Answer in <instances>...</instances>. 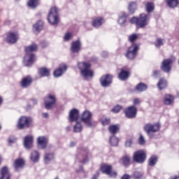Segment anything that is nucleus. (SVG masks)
<instances>
[{"instance_id":"nucleus-20","label":"nucleus","mask_w":179,"mask_h":179,"mask_svg":"<svg viewBox=\"0 0 179 179\" xmlns=\"http://www.w3.org/2000/svg\"><path fill=\"white\" fill-rule=\"evenodd\" d=\"M48 143V139L44 136H41L38 138V145L41 149H45Z\"/></svg>"},{"instance_id":"nucleus-11","label":"nucleus","mask_w":179,"mask_h":179,"mask_svg":"<svg viewBox=\"0 0 179 179\" xmlns=\"http://www.w3.org/2000/svg\"><path fill=\"white\" fill-rule=\"evenodd\" d=\"M56 101L57 99H55V96L49 94L48 96L45 97L44 104L46 110H51L52 108H54Z\"/></svg>"},{"instance_id":"nucleus-13","label":"nucleus","mask_w":179,"mask_h":179,"mask_svg":"<svg viewBox=\"0 0 179 179\" xmlns=\"http://www.w3.org/2000/svg\"><path fill=\"white\" fill-rule=\"evenodd\" d=\"M137 111L135 106H129L124 110V113L127 118H135Z\"/></svg>"},{"instance_id":"nucleus-41","label":"nucleus","mask_w":179,"mask_h":179,"mask_svg":"<svg viewBox=\"0 0 179 179\" xmlns=\"http://www.w3.org/2000/svg\"><path fill=\"white\" fill-rule=\"evenodd\" d=\"M110 143L111 146H117L118 145V138L113 136L110 138Z\"/></svg>"},{"instance_id":"nucleus-19","label":"nucleus","mask_w":179,"mask_h":179,"mask_svg":"<svg viewBox=\"0 0 179 179\" xmlns=\"http://www.w3.org/2000/svg\"><path fill=\"white\" fill-rule=\"evenodd\" d=\"M66 69H68L66 65L60 64L59 69L54 71V76L55 78H59V76H61V75H62V73H64Z\"/></svg>"},{"instance_id":"nucleus-30","label":"nucleus","mask_w":179,"mask_h":179,"mask_svg":"<svg viewBox=\"0 0 179 179\" xmlns=\"http://www.w3.org/2000/svg\"><path fill=\"white\" fill-rule=\"evenodd\" d=\"M51 160H54V153H46L44 156L45 163L48 164Z\"/></svg>"},{"instance_id":"nucleus-22","label":"nucleus","mask_w":179,"mask_h":179,"mask_svg":"<svg viewBox=\"0 0 179 179\" xmlns=\"http://www.w3.org/2000/svg\"><path fill=\"white\" fill-rule=\"evenodd\" d=\"M174 102V96L171 94H166L164 96V104L165 106H170Z\"/></svg>"},{"instance_id":"nucleus-63","label":"nucleus","mask_w":179,"mask_h":179,"mask_svg":"<svg viewBox=\"0 0 179 179\" xmlns=\"http://www.w3.org/2000/svg\"><path fill=\"white\" fill-rule=\"evenodd\" d=\"M1 103H2V98H1L0 96V104H1Z\"/></svg>"},{"instance_id":"nucleus-58","label":"nucleus","mask_w":179,"mask_h":179,"mask_svg":"<svg viewBox=\"0 0 179 179\" xmlns=\"http://www.w3.org/2000/svg\"><path fill=\"white\" fill-rule=\"evenodd\" d=\"M107 55H108V53H107V52H103V53H102L103 57H107Z\"/></svg>"},{"instance_id":"nucleus-16","label":"nucleus","mask_w":179,"mask_h":179,"mask_svg":"<svg viewBox=\"0 0 179 179\" xmlns=\"http://www.w3.org/2000/svg\"><path fill=\"white\" fill-rule=\"evenodd\" d=\"M19 40V35L17 33L10 32L7 35L6 41L9 44H15Z\"/></svg>"},{"instance_id":"nucleus-4","label":"nucleus","mask_w":179,"mask_h":179,"mask_svg":"<svg viewBox=\"0 0 179 179\" xmlns=\"http://www.w3.org/2000/svg\"><path fill=\"white\" fill-rule=\"evenodd\" d=\"M48 20L50 24H58L59 18H58V8L57 7H53L50 9L48 16Z\"/></svg>"},{"instance_id":"nucleus-29","label":"nucleus","mask_w":179,"mask_h":179,"mask_svg":"<svg viewBox=\"0 0 179 179\" xmlns=\"http://www.w3.org/2000/svg\"><path fill=\"white\" fill-rule=\"evenodd\" d=\"M108 131L112 134L113 135H115L118 131H120V127L117 124H113L109 126Z\"/></svg>"},{"instance_id":"nucleus-60","label":"nucleus","mask_w":179,"mask_h":179,"mask_svg":"<svg viewBox=\"0 0 179 179\" xmlns=\"http://www.w3.org/2000/svg\"><path fill=\"white\" fill-rule=\"evenodd\" d=\"M33 103L34 104H37V100L36 99H32Z\"/></svg>"},{"instance_id":"nucleus-24","label":"nucleus","mask_w":179,"mask_h":179,"mask_svg":"<svg viewBox=\"0 0 179 179\" xmlns=\"http://www.w3.org/2000/svg\"><path fill=\"white\" fill-rule=\"evenodd\" d=\"M118 78L120 80H127L129 78V73L124 70V69H120V73L118 74Z\"/></svg>"},{"instance_id":"nucleus-2","label":"nucleus","mask_w":179,"mask_h":179,"mask_svg":"<svg viewBox=\"0 0 179 179\" xmlns=\"http://www.w3.org/2000/svg\"><path fill=\"white\" fill-rule=\"evenodd\" d=\"M90 64L86 62L78 63V68L80 70L81 76L86 80L93 78V71L90 69Z\"/></svg>"},{"instance_id":"nucleus-50","label":"nucleus","mask_w":179,"mask_h":179,"mask_svg":"<svg viewBox=\"0 0 179 179\" xmlns=\"http://www.w3.org/2000/svg\"><path fill=\"white\" fill-rule=\"evenodd\" d=\"M131 145H132V141L131 140H128L125 143V146L126 148H129L131 147Z\"/></svg>"},{"instance_id":"nucleus-42","label":"nucleus","mask_w":179,"mask_h":179,"mask_svg":"<svg viewBox=\"0 0 179 179\" xmlns=\"http://www.w3.org/2000/svg\"><path fill=\"white\" fill-rule=\"evenodd\" d=\"M76 124L74 126V132H81L82 131V124L78 121L76 122Z\"/></svg>"},{"instance_id":"nucleus-33","label":"nucleus","mask_w":179,"mask_h":179,"mask_svg":"<svg viewBox=\"0 0 179 179\" xmlns=\"http://www.w3.org/2000/svg\"><path fill=\"white\" fill-rule=\"evenodd\" d=\"M148 89V85L145 84H143L142 83H140L138 85H136V90L138 92H145Z\"/></svg>"},{"instance_id":"nucleus-31","label":"nucleus","mask_w":179,"mask_h":179,"mask_svg":"<svg viewBox=\"0 0 179 179\" xmlns=\"http://www.w3.org/2000/svg\"><path fill=\"white\" fill-rule=\"evenodd\" d=\"M38 159H40V154L37 151H33L31 153V160L34 162H38Z\"/></svg>"},{"instance_id":"nucleus-21","label":"nucleus","mask_w":179,"mask_h":179,"mask_svg":"<svg viewBox=\"0 0 179 179\" xmlns=\"http://www.w3.org/2000/svg\"><path fill=\"white\" fill-rule=\"evenodd\" d=\"M31 82H33V79H31L30 76H27L22 80L21 86L24 88L29 87L31 85Z\"/></svg>"},{"instance_id":"nucleus-51","label":"nucleus","mask_w":179,"mask_h":179,"mask_svg":"<svg viewBox=\"0 0 179 179\" xmlns=\"http://www.w3.org/2000/svg\"><path fill=\"white\" fill-rule=\"evenodd\" d=\"M160 75V71H154L152 73V76H155V78H157Z\"/></svg>"},{"instance_id":"nucleus-26","label":"nucleus","mask_w":179,"mask_h":179,"mask_svg":"<svg viewBox=\"0 0 179 179\" xmlns=\"http://www.w3.org/2000/svg\"><path fill=\"white\" fill-rule=\"evenodd\" d=\"M24 166V160L23 159H17L14 162V167L17 171L19 169H23Z\"/></svg>"},{"instance_id":"nucleus-6","label":"nucleus","mask_w":179,"mask_h":179,"mask_svg":"<svg viewBox=\"0 0 179 179\" xmlns=\"http://www.w3.org/2000/svg\"><path fill=\"white\" fill-rule=\"evenodd\" d=\"M81 121L84 122L86 127L92 128L93 122L92 121V113L89 110H85L81 115Z\"/></svg>"},{"instance_id":"nucleus-32","label":"nucleus","mask_w":179,"mask_h":179,"mask_svg":"<svg viewBox=\"0 0 179 179\" xmlns=\"http://www.w3.org/2000/svg\"><path fill=\"white\" fill-rule=\"evenodd\" d=\"M43 21L39 20L34 25V29L36 30V31H41V30H43Z\"/></svg>"},{"instance_id":"nucleus-25","label":"nucleus","mask_w":179,"mask_h":179,"mask_svg":"<svg viewBox=\"0 0 179 179\" xmlns=\"http://www.w3.org/2000/svg\"><path fill=\"white\" fill-rule=\"evenodd\" d=\"M127 17H128L127 13L124 12L121 13L118 19V23L120 26H125V23H127Z\"/></svg>"},{"instance_id":"nucleus-8","label":"nucleus","mask_w":179,"mask_h":179,"mask_svg":"<svg viewBox=\"0 0 179 179\" xmlns=\"http://www.w3.org/2000/svg\"><path fill=\"white\" fill-rule=\"evenodd\" d=\"M33 120L31 117H27L26 116H22L17 124L18 129H24V128H29L30 127V123Z\"/></svg>"},{"instance_id":"nucleus-44","label":"nucleus","mask_w":179,"mask_h":179,"mask_svg":"<svg viewBox=\"0 0 179 179\" xmlns=\"http://www.w3.org/2000/svg\"><path fill=\"white\" fill-rule=\"evenodd\" d=\"M138 38V35L136 34H131L129 36V41H130V43H134V41H135L136 40H137Z\"/></svg>"},{"instance_id":"nucleus-18","label":"nucleus","mask_w":179,"mask_h":179,"mask_svg":"<svg viewBox=\"0 0 179 179\" xmlns=\"http://www.w3.org/2000/svg\"><path fill=\"white\" fill-rule=\"evenodd\" d=\"M0 179H10V173H9V169L6 166L1 168Z\"/></svg>"},{"instance_id":"nucleus-62","label":"nucleus","mask_w":179,"mask_h":179,"mask_svg":"<svg viewBox=\"0 0 179 179\" xmlns=\"http://www.w3.org/2000/svg\"><path fill=\"white\" fill-rule=\"evenodd\" d=\"M71 146H75V143H73V142L71 143Z\"/></svg>"},{"instance_id":"nucleus-1","label":"nucleus","mask_w":179,"mask_h":179,"mask_svg":"<svg viewBox=\"0 0 179 179\" xmlns=\"http://www.w3.org/2000/svg\"><path fill=\"white\" fill-rule=\"evenodd\" d=\"M37 51V45L32 44L25 48L26 55L24 58V66H31L34 62V54L31 53Z\"/></svg>"},{"instance_id":"nucleus-12","label":"nucleus","mask_w":179,"mask_h":179,"mask_svg":"<svg viewBox=\"0 0 179 179\" xmlns=\"http://www.w3.org/2000/svg\"><path fill=\"white\" fill-rule=\"evenodd\" d=\"M100 83L103 87H108V86H110V85H111V83H113V77L111 76V75L109 74L103 76L100 78Z\"/></svg>"},{"instance_id":"nucleus-5","label":"nucleus","mask_w":179,"mask_h":179,"mask_svg":"<svg viewBox=\"0 0 179 179\" xmlns=\"http://www.w3.org/2000/svg\"><path fill=\"white\" fill-rule=\"evenodd\" d=\"M144 131L147 133V135L152 138V134H155V132H157L159 129H160V124L156 123L155 124H152L150 123L146 124L143 127Z\"/></svg>"},{"instance_id":"nucleus-61","label":"nucleus","mask_w":179,"mask_h":179,"mask_svg":"<svg viewBox=\"0 0 179 179\" xmlns=\"http://www.w3.org/2000/svg\"><path fill=\"white\" fill-rule=\"evenodd\" d=\"M171 179H178V176H176L175 177L172 178Z\"/></svg>"},{"instance_id":"nucleus-52","label":"nucleus","mask_w":179,"mask_h":179,"mask_svg":"<svg viewBox=\"0 0 179 179\" xmlns=\"http://www.w3.org/2000/svg\"><path fill=\"white\" fill-rule=\"evenodd\" d=\"M103 125H108L110 124V119H105L103 121H102Z\"/></svg>"},{"instance_id":"nucleus-17","label":"nucleus","mask_w":179,"mask_h":179,"mask_svg":"<svg viewBox=\"0 0 179 179\" xmlns=\"http://www.w3.org/2000/svg\"><path fill=\"white\" fill-rule=\"evenodd\" d=\"M33 136H26L24 138V146L27 149H31L33 148Z\"/></svg>"},{"instance_id":"nucleus-48","label":"nucleus","mask_w":179,"mask_h":179,"mask_svg":"<svg viewBox=\"0 0 179 179\" xmlns=\"http://www.w3.org/2000/svg\"><path fill=\"white\" fill-rule=\"evenodd\" d=\"M72 36V34L71 33H67L65 34L64 38V41H69V38Z\"/></svg>"},{"instance_id":"nucleus-15","label":"nucleus","mask_w":179,"mask_h":179,"mask_svg":"<svg viewBox=\"0 0 179 179\" xmlns=\"http://www.w3.org/2000/svg\"><path fill=\"white\" fill-rule=\"evenodd\" d=\"M78 120H79V110L73 108L69 113V120L70 122H73V121L77 122Z\"/></svg>"},{"instance_id":"nucleus-14","label":"nucleus","mask_w":179,"mask_h":179,"mask_svg":"<svg viewBox=\"0 0 179 179\" xmlns=\"http://www.w3.org/2000/svg\"><path fill=\"white\" fill-rule=\"evenodd\" d=\"M173 64V61L170 59H166L162 62V66H161V69L164 72H170L171 71V65Z\"/></svg>"},{"instance_id":"nucleus-53","label":"nucleus","mask_w":179,"mask_h":179,"mask_svg":"<svg viewBox=\"0 0 179 179\" xmlns=\"http://www.w3.org/2000/svg\"><path fill=\"white\" fill-rule=\"evenodd\" d=\"M41 45L42 48H45V47H47V45H48V43L45 41H43L41 43Z\"/></svg>"},{"instance_id":"nucleus-23","label":"nucleus","mask_w":179,"mask_h":179,"mask_svg":"<svg viewBox=\"0 0 179 179\" xmlns=\"http://www.w3.org/2000/svg\"><path fill=\"white\" fill-rule=\"evenodd\" d=\"M82 45L80 44V41H76L72 43L71 44V51L72 52H79L80 51V47Z\"/></svg>"},{"instance_id":"nucleus-39","label":"nucleus","mask_w":179,"mask_h":179,"mask_svg":"<svg viewBox=\"0 0 179 179\" xmlns=\"http://www.w3.org/2000/svg\"><path fill=\"white\" fill-rule=\"evenodd\" d=\"M145 8L148 13H150L153 12V10L155 9V3L152 2L148 3L145 6Z\"/></svg>"},{"instance_id":"nucleus-49","label":"nucleus","mask_w":179,"mask_h":179,"mask_svg":"<svg viewBox=\"0 0 179 179\" xmlns=\"http://www.w3.org/2000/svg\"><path fill=\"white\" fill-rule=\"evenodd\" d=\"M17 140V139L16 138H15V137H10L8 138V143H15V142H16Z\"/></svg>"},{"instance_id":"nucleus-54","label":"nucleus","mask_w":179,"mask_h":179,"mask_svg":"<svg viewBox=\"0 0 179 179\" xmlns=\"http://www.w3.org/2000/svg\"><path fill=\"white\" fill-rule=\"evenodd\" d=\"M99 176H100V173H99V171H97L96 173L93 176L92 179H97V178H99Z\"/></svg>"},{"instance_id":"nucleus-55","label":"nucleus","mask_w":179,"mask_h":179,"mask_svg":"<svg viewBox=\"0 0 179 179\" xmlns=\"http://www.w3.org/2000/svg\"><path fill=\"white\" fill-rule=\"evenodd\" d=\"M131 176H129V175L128 174H124L122 177V179H130Z\"/></svg>"},{"instance_id":"nucleus-43","label":"nucleus","mask_w":179,"mask_h":179,"mask_svg":"<svg viewBox=\"0 0 179 179\" xmlns=\"http://www.w3.org/2000/svg\"><path fill=\"white\" fill-rule=\"evenodd\" d=\"M163 39H162V38H157L156 39V42H155V47H157V48H160V46L161 45H163Z\"/></svg>"},{"instance_id":"nucleus-27","label":"nucleus","mask_w":179,"mask_h":179,"mask_svg":"<svg viewBox=\"0 0 179 179\" xmlns=\"http://www.w3.org/2000/svg\"><path fill=\"white\" fill-rule=\"evenodd\" d=\"M39 75L43 78L44 76H50V70L45 67L39 69Z\"/></svg>"},{"instance_id":"nucleus-45","label":"nucleus","mask_w":179,"mask_h":179,"mask_svg":"<svg viewBox=\"0 0 179 179\" xmlns=\"http://www.w3.org/2000/svg\"><path fill=\"white\" fill-rule=\"evenodd\" d=\"M122 108V107L121 106H115L113 109L112 111L113 113H120V110Z\"/></svg>"},{"instance_id":"nucleus-28","label":"nucleus","mask_w":179,"mask_h":179,"mask_svg":"<svg viewBox=\"0 0 179 179\" xmlns=\"http://www.w3.org/2000/svg\"><path fill=\"white\" fill-rule=\"evenodd\" d=\"M157 87L159 90H163L165 87H167V81L165 79L161 78L157 84Z\"/></svg>"},{"instance_id":"nucleus-47","label":"nucleus","mask_w":179,"mask_h":179,"mask_svg":"<svg viewBox=\"0 0 179 179\" xmlns=\"http://www.w3.org/2000/svg\"><path fill=\"white\" fill-rule=\"evenodd\" d=\"M145 138H143V136L142 134L140 135V137L138 138V143L139 145H145Z\"/></svg>"},{"instance_id":"nucleus-38","label":"nucleus","mask_w":179,"mask_h":179,"mask_svg":"<svg viewBox=\"0 0 179 179\" xmlns=\"http://www.w3.org/2000/svg\"><path fill=\"white\" fill-rule=\"evenodd\" d=\"M93 26L94 27H100L101 24H103V18L98 17L95 19L93 22Z\"/></svg>"},{"instance_id":"nucleus-3","label":"nucleus","mask_w":179,"mask_h":179,"mask_svg":"<svg viewBox=\"0 0 179 179\" xmlns=\"http://www.w3.org/2000/svg\"><path fill=\"white\" fill-rule=\"evenodd\" d=\"M149 18H148V15L141 14L139 17H133L130 20V23L132 24H136L139 29H142L145 26H148V22Z\"/></svg>"},{"instance_id":"nucleus-46","label":"nucleus","mask_w":179,"mask_h":179,"mask_svg":"<svg viewBox=\"0 0 179 179\" xmlns=\"http://www.w3.org/2000/svg\"><path fill=\"white\" fill-rule=\"evenodd\" d=\"M134 177L135 179H141L142 178V173H141L140 172L136 171L134 173Z\"/></svg>"},{"instance_id":"nucleus-10","label":"nucleus","mask_w":179,"mask_h":179,"mask_svg":"<svg viewBox=\"0 0 179 179\" xmlns=\"http://www.w3.org/2000/svg\"><path fill=\"white\" fill-rule=\"evenodd\" d=\"M133 160L136 162V163H145V160H146V152L143 150H138L134 153Z\"/></svg>"},{"instance_id":"nucleus-36","label":"nucleus","mask_w":179,"mask_h":179,"mask_svg":"<svg viewBox=\"0 0 179 179\" xmlns=\"http://www.w3.org/2000/svg\"><path fill=\"white\" fill-rule=\"evenodd\" d=\"M29 8H31L34 9V8L38 6V0H29L27 3Z\"/></svg>"},{"instance_id":"nucleus-35","label":"nucleus","mask_w":179,"mask_h":179,"mask_svg":"<svg viewBox=\"0 0 179 179\" xmlns=\"http://www.w3.org/2000/svg\"><path fill=\"white\" fill-rule=\"evenodd\" d=\"M121 162L124 166H129L131 164V158H129V156L125 155L122 158Z\"/></svg>"},{"instance_id":"nucleus-57","label":"nucleus","mask_w":179,"mask_h":179,"mask_svg":"<svg viewBox=\"0 0 179 179\" xmlns=\"http://www.w3.org/2000/svg\"><path fill=\"white\" fill-rule=\"evenodd\" d=\"M42 115L44 118H48V113H43Z\"/></svg>"},{"instance_id":"nucleus-7","label":"nucleus","mask_w":179,"mask_h":179,"mask_svg":"<svg viewBox=\"0 0 179 179\" xmlns=\"http://www.w3.org/2000/svg\"><path fill=\"white\" fill-rule=\"evenodd\" d=\"M139 50V46L136 44L131 45L127 50L126 57L128 59L132 60L136 57L138 55V51Z\"/></svg>"},{"instance_id":"nucleus-37","label":"nucleus","mask_w":179,"mask_h":179,"mask_svg":"<svg viewBox=\"0 0 179 179\" xmlns=\"http://www.w3.org/2000/svg\"><path fill=\"white\" fill-rule=\"evenodd\" d=\"M157 163V157L156 155H152L148 160L149 166H153Z\"/></svg>"},{"instance_id":"nucleus-56","label":"nucleus","mask_w":179,"mask_h":179,"mask_svg":"<svg viewBox=\"0 0 179 179\" xmlns=\"http://www.w3.org/2000/svg\"><path fill=\"white\" fill-rule=\"evenodd\" d=\"M139 103H141V101L139 100V99H135L134 100V104L138 105V104H139Z\"/></svg>"},{"instance_id":"nucleus-9","label":"nucleus","mask_w":179,"mask_h":179,"mask_svg":"<svg viewBox=\"0 0 179 179\" xmlns=\"http://www.w3.org/2000/svg\"><path fill=\"white\" fill-rule=\"evenodd\" d=\"M100 170L103 174H107V176H110L112 178L117 177V172L113 171L111 165L105 164L101 166Z\"/></svg>"},{"instance_id":"nucleus-64","label":"nucleus","mask_w":179,"mask_h":179,"mask_svg":"<svg viewBox=\"0 0 179 179\" xmlns=\"http://www.w3.org/2000/svg\"><path fill=\"white\" fill-rule=\"evenodd\" d=\"M2 163V158L0 157V164Z\"/></svg>"},{"instance_id":"nucleus-59","label":"nucleus","mask_w":179,"mask_h":179,"mask_svg":"<svg viewBox=\"0 0 179 179\" xmlns=\"http://www.w3.org/2000/svg\"><path fill=\"white\" fill-rule=\"evenodd\" d=\"M87 162V157H85L83 161H81V163H86Z\"/></svg>"},{"instance_id":"nucleus-40","label":"nucleus","mask_w":179,"mask_h":179,"mask_svg":"<svg viewBox=\"0 0 179 179\" xmlns=\"http://www.w3.org/2000/svg\"><path fill=\"white\" fill-rule=\"evenodd\" d=\"M129 10L131 13H134L136 10V2H131L129 4Z\"/></svg>"},{"instance_id":"nucleus-34","label":"nucleus","mask_w":179,"mask_h":179,"mask_svg":"<svg viewBox=\"0 0 179 179\" xmlns=\"http://www.w3.org/2000/svg\"><path fill=\"white\" fill-rule=\"evenodd\" d=\"M166 3L169 8H176L178 5V0H166Z\"/></svg>"}]
</instances>
